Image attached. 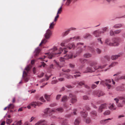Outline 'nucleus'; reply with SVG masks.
<instances>
[{
  "instance_id": "obj_16",
  "label": "nucleus",
  "mask_w": 125,
  "mask_h": 125,
  "mask_svg": "<svg viewBox=\"0 0 125 125\" xmlns=\"http://www.w3.org/2000/svg\"><path fill=\"white\" fill-rule=\"evenodd\" d=\"M112 119V118H108L106 119L101 120L100 121V123L101 124H105L108 122L109 120H111Z\"/></svg>"
},
{
  "instance_id": "obj_55",
  "label": "nucleus",
  "mask_w": 125,
  "mask_h": 125,
  "mask_svg": "<svg viewBox=\"0 0 125 125\" xmlns=\"http://www.w3.org/2000/svg\"><path fill=\"white\" fill-rule=\"evenodd\" d=\"M114 32L112 30H111L110 32V34L111 36H113L114 35Z\"/></svg>"
},
{
  "instance_id": "obj_61",
  "label": "nucleus",
  "mask_w": 125,
  "mask_h": 125,
  "mask_svg": "<svg viewBox=\"0 0 125 125\" xmlns=\"http://www.w3.org/2000/svg\"><path fill=\"white\" fill-rule=\"evenodd\" d=\"M78 83V85L81 86L84 84V83L83 81L79 83Z\"/></svg>"
},
{
  "instance_id": "obj_63",
  "label": "nucleus",
  "mask_w": 125,
  "mask_h": 125,
  "mask_svg": "<svg viewBox=\"0 0 125 125\" xmlns=\"http://www.w3.org/2000/svg\"><path fill=\"white\" fill-rule=\"evenodd\" d=\"M66 78L68 79H70L71 78H73V76L70 75H67L66 76Z\"/></svg>"
},
{
  "instance_id": "obj_20",
  "label": "nucleus",
  "mask_w": 125,
  "mask_h": 125,
  "mask_svg": "<svg viewBox=\"0 0 125 125\" xmlns=\"http://www.w3.org/2000/svg\"><path fill=\"white\" fill-rule=\"evenodd\" d=\"M40 52V51L39 48V47L35 49L34 52L35 55L36 56H37Z\"/></svg>"
},
{
  "instance_id": "obj_10",
  "label": "nucleus",
  "mask_w": 125,
  "mask_h": 125,
  "mask_svg": "<svg viewBox=\"0 0 125 125\" xmlns=\"http://www.w3.org/2000/svg\"><path fill=\"white\" fill-rule=\"evenodd\" d=\"M118 63L117 62H112L111 64L109 65L108 67L106 69H105L103 70V71L104 72L106 71L108 69H109L110 68L112 67H113L115 66L118 64Z\"/></svg>"
},
{
  "instance_id": "obj_59",
  "label": "nucleus",
  "mask_w": 125,
  "mask_h": 125,
  "mask_svg": "<svg viewBox=\"0 0 125 125\" xmlns=\"http://www.w3.org/2000/svg\"><path fill=\"white\" fill-rule=\"evenodd\" d=\"M61 96V95H60V94L57 95V96H56V99L57 100H59L60 99Z\"/></svg>"
},
{
  "instance_id": "obj_8",
  "label": "nucleus",
  "mask_w": 125,
  "mask_h": 125,
  "mask_svg": "<svg viewBox=\"0 0 125 125\" xmlns=\"http://www.w3.org/2000/svg\"><path fill=\"white\" fill-rule=\"evenodd\" d=\"M92 95L94 96H98V97H99L100 96L103 95L104 94L102 92L99 93L98 91H95L93 92Z\"/></svg>"
},
{
  "instance_id": "obj_24",
  "label": "nucleus",
  "mask_w": 125,
  "mask_h": 125,
  "mask_svg": "<svg viewBox=\"0 0 125 125\" xmlns=\"http://www.w3.org/2000/svg\"><path fill=\"white\" fill-rule=\"evenodd\" d=\"M90 115L91 116L93 117L96 116L97 115L96 112V111H93L90 112Z\"/></svg>"
},
{
  "instance_id": "obj_34",
  "label": "nucleus",
  "mask_w": 125,
  "mask_h": 125,
  "mask_svg": "<svg viewBox=\"0 0 125 125\" xmlns=\"http://www.w3.org/2000/svg\"><path fill=\"white\" fill-rule=\"evenodd\" d=\"M107 83L106 82L105 80H102L100 82V84L103 86L106 85Z\"/></svg>"
},
{
  "instance_id": "obj_18",
  "label": "nucleus",
  "mask_w": 125,
  "mask_h": 125,
  "mask_svg": "<svg viewBox=\"0 0 125 125\" xmlns=\"http://www.w3.org/2000/svg\"><path fill=\"white\" fill-rule=\"evenodd\" d=\"M115 90L117 91H122L124 90V86H120L117 87L115 89Z\"/></svg>"
},
{
  "instance_id": "obj_1",
  "label": "nucleus",
  "mask_w": 125,
  "mask_h": 125,
  "mask_svg": "<svg viewBox=\"0 0 125 125\" xmlns=\"http://www.w3.org/2000/svg\"><path fill=\"white\" fill-rule=\"evenodd\" d=\"M60 47L59 49V52L56 53L55 52L57 50V48L56 47H54L53 49H51L50 50V52L48 53H46V54H48V58L49 59L52 58V57L55 56L57 54L59 55L63 51V49Z\"/></svg>"
},
{
  "instance_id": "obj_33",
  "label": "nucleus",
  "mask_w": 125,
  "mask_h": 125,
  "mask_svg": "<svg viewBox=\"0 0 125 125\" xmlns=\"http://www.w3.org/2000/svg\"><path fill=\"white\" fill-rule=\"evenodd\" d=\"M110 114V112L109 110H107L105 111L104 113L103 114L104 115H109Z\"/></svg>"
},
{
  "instance_id": "obj_17",
  "label": "nucleus",
  "mask_w": 125,
  "mask_h": 125,
  "mask_svg": "<svg viewBox=\"0 0 125 125\" xmlns=\"http://www.w3.org/2000/svg\"><path fill=\"white\" fill-rule=\"evenodd\" d=\"M121 54V53H119L117 55H113L111 57V59L112 60H115L119 57Z\"/></svg>"
},
{
  "instance_id": "obj_15",
  "label": "nucleus",
  "mask_w": 125,
  "mask_h": 125,
  "mask_svg": "<svg viewBox=\"0 0 125 125\" xmlns=\"http://www.w3.org/2000/svg\"><path fill=\"white\" fill-rule=\"evenodd\" d=\"M108 107L109 109L112 110H115L116 109V107L114 103L110 104L108 106Z\"/></svg>"
},
{
  "instance_id": "obj_4",
  "label": "nucleus",
  "mask_w": 125,
  "mask_h": 125,
  "mask_svg": "<svg viewBox=\"0 0 125 125\" xmlns=\"http://www.w3.org/2000/svg\"><path fill=\"white\" fill-rule=\"evenodd\" d=\"M108 107V105L106 104H102L100 106L98 111L99 113H101L103 110L107 109Z\"/></svg>"
},
{
  "instance_id": "obj_28",
  "label": "nucleus",
  "mask_w": 125,
  "mask_h": 125,
  "mask_svg": "<svg viewBox=\"0 0 125 125\" xmlns=\"http://www.w3.org/2000/svg\"><path fill=\"white\" fill-rule=\"evenodd\" d=\"M67 101V98L66 96H64L62 98L61 101L63 102H65Z\"/></svg>"
},
{
  "instance_id": "obj_45",
  "label": "nucleus",
  "mask_w": 125,
  "mask_h": 125,
  "mask_svg": "<svg viewBox=\"0 0 125 125\" xmlns=\"http://www.w3.org/2000/svg\"><path fill=\"white\" fill-rule=\"evenodd\" d=\"M74 124L75 125H78L79 122L77 119H76L74 122Z\"/></svg>"
},
{
  "instance_id": "obj_3",
  "label": "nucleus",
  "mask_w": 125,
  "mask_h": 125,
  "mask_svg": "<svg viewBox=\"0 0 125 125\" xmlns=\"http://www.w3.org/2000/svg\"><path fill=\"white\" fill-rule=\"evenodd\" d=\"M66 40H65L64 42L62 43L61 44V46L65 47L64 48V49H71L73 47V49L75 48V46L73 43L69 44L67 46H66V42H67L65 41Z\"/></svg>"
},
{
  "instance_id": "obj_38",
  "label": "nucleus",
  "mask_w": 125,
  "mask_h": 125,
  "mask_svg": "<svg viewBox=\"0 0 125 125\" xmlns=\"http://www.w3.org/2000/svg\"><path fill=\"white\" fill-rule=\"evenodd\" d=\"M31 65H29L28 66H27L25 68V70H26L27 72H28L30 70L31 68Z\"/></svg>"
},
{
  "instance_id": "obj_54",
  "label": "nucleus",
  "mask_w": 125,
  "mask_h": 125,
  "mask_svg": "<svg viewBox=\"0 0 125 125\" xmlns=\"http://www.w3.org/2000/svg\"><path fill=\"white\" fill-rule=\"evenodd\" d=\"M104 58L105 59L107 60L108 61H109L110 59V57L108 56H105Z\"/></svg>"
},
{
  "instance_id": "obj_14",
  "label": "nucleus",
  "mask_w": 125,
  "mask_h": 125,
  "mask_svg": "<svg viewBox=\"0 0 125 125\" xmlns=\"http://www.w3.org/2000/svg\"><path fill=\"white\" fill-rule=\"evenodd\" d=\"M94 71L93 70L92 68L87 67L85 69L84 73H92Z\"/></svg>"
},
{
  "instance_id": "obj_51",
  "label": "nucleus",
  "mask_w": 125,
  "mask_h": 125,
  "mask_svg": "<svg viewBox=\"0 0 125 125\" xmlns=\"http://www.w3.org/2000/svg\"><path fill=\"white\" fill-rule=\"evenodd\" d=\"M59 15L58 14H56V16L55 17L54 20V21L56 22L58 18H59Z\"/></svg>"
},
{
  "instance_id": "obj_58",
  "label": "nucleus",
  "mask_w": 125,
  "mask_h": 125,
  "mask_svg": "<svg viewBox=\"0 0 125 125\" xmlns=\"http://www.w3.org/2000/svg\"><path fill=\"white\" fill-rule=\"evenodd\" d=\"M54 62L57 65V67H59L60 68H61L62 67V66L59 65L58 63L55 60H54Z\"/></svg>"
},
{
  "instance_id": "obj_52",
  "label": "nucleus",
  "mask_w": 125,
  "mask_h": 125,
  "mask_svg": "<svg viewBox=\"0 0 125 125\" xmlns=\"http://www.w3.org/2000/svg\"><path fill=\"white\" fill-rule=\"evenodd\" d=\"M62 71L65 72H68L70 71V70L68 69H62Z\"/></svg>"
},
{
  "instance_id": "obj_37",
  "label": "nucleus",
  "mask_w": 125,
  "mask_h": 125,
  "mask_svg": "<svg viewBox=\"0 0 125 125\" xmlns=\"http://www.w3.org/2000/svg\"><path fill=\"white\" fill-rule=\"evenodd\" d=\"M12 121V119H7L6 121V123L7 125H8L11 123Z\"/></svg>"
},
{
  "instance_id": "obj_29",
  "label": "nucleus",
  "mask_w": 125,
  "mask_h": 125,
  "mask_svg": "<svg viewBox=\"0 0 125 125\" xmlns=\"http://www.w3.org/2000/svg\"><path fill=\"white\" fill-rule=\"evenodd\" d=\"M92 55L89 53H86L84 54L83 55L84 57L86 58H88L91 57Z\"/></svg>"
},
{
  "instance_id": "obj_31",
  "label": "nucleus",
  "mask_w": 125,
  "mask_h": 125,
  "mask_svg": "<svg viewBox=\"0 0 125 125\" xmlns=\"http://www.w3.org/2000/svg\"><path fill=\"white\" fill-rule=\"evenodd\" d=\"M15 125H21L22 124L21 120H20L18 121H15L14 122Z\"/></svg>"
},
{
  "instance_id": "obj_12",
  "label": "nucleus",
  "mask_w": 125,
  "mask_h": 125,
  "mask_svg": "<svg viewBox=\"0 0 125 125\" xmlns=\"http://www.w3.org/2000/svg\"><path fill=\"white\" fill-rule=\"evenodd\" d=\"M42 104V103L39 102H33L30 104V105L35 107L36 106H40Z\"/></svg>"
},
{
  "instance_id": "obj_35",
  "label": "nucleus",
  "mask_w": 125,
  "mask_h": 125,
  "mask_svg": "<svg viewBox=\"0 0 125 125\" xmlns=\"http://www.w3.org/2000/svg\"><path fill=\"white\" fill-rule=\"evenodd\" d=\"M97 62L96 61H94L92 62L90 64V65L91 66H93L97 65Z\"/></svg>"
},
{
  "instance_id": "obj_21",
  "label": "nucleus",
  "mask_w": 125,
  "mask_h": 125,
  "mask_svg": "<svg viewBox=\"0 0 125 125\" xmlns=\"http://www.w3.org/2000/svg\"><path fill=\"white\" fill-rule=\"evenodd\" d=\"M80 114L83 117H85L87 115V113L85 111L81 112Z\"/></svg>"
},
{
  "instance_id": "obj_2",
  "label": "nucleus",
  "mask_w": 125,
  "mask_h": 125,
  "mask_svg": "<svg viewBox=\"0 0 125 125\" xmlns=\"http://www.w3.org/2000/svg\"><path fill=\"white\" fill-rule=\"evenodd\" d=\"M104 43L107 45L111 46H117L119 44L117 42L116 39L115 38H113L111 39L109 38L106 39L105 40Z\"/></svg>"
},
{
  "instance_id": "obj_6",
  "label": "nucleus",
  "mask_w": 125,
  "mask_h": 125,
  "mask_svg": "<svg viewBox=\"0 0 125 125\" xmlns=\"http://www.w3.org/2000/svg\"><path fill=\"white\" fill-rule=\"evenodd\" d=\"M121 99L122 101L121 102L117 104V107L122 108L125 105V98L122 97Z\"/></svg>"
},
{
  "instance_id": "obj_53",
  "label": "nucleus",
  "mask_w": 125,
  "mask_h": 125,
  "mask_svg": "<svg viewBox=\"0 0 125 125\" xmlns=\"http://www.w3.org/2000/svg\"><path fill=\"white\" fill-rule=\"evenodd\" d=\"M98 42L99 43H100L101 44L103 43V42L102 41L101 38H99L97 39Z\"/></svg>"
},
{
  "instance_id": "obj_23",
  "label": "nucleus",
  "mask_w": 125,
  "mask_h": 125,
  "mask_svg": "<svg viewBox=\"0 0 125 125\" xmlns=\"http://www.w3.org/2000/svg\"><path fill=\"white\" fill-rule=\"evenodd\" d=\"M79 39L80 37L79 36H77L73 37L69 39L66 40L65 41L67 42H69L70 41V40H71V39H74L75 40H77Z\"/></svg>"
},
{
  "instance_id": "obj_50",
  "label": "nucleus",
  "mask_w": 125,
  "mask_h": 125,
  "mask_svg": "<svg viewBox=\"0 0 125 125\" xmlns=\"http://www.w3.org/2000/svg\"><path fill=\"white\" fill-rule=\"evenodd\" d=\"M106 86H107V88L109 89H110L112 87L111 85L108 83H107Z\"/></svg>"
},
{
  "instance_id": "obj_64",
  "label": "nucleus",
  "mask_w": 125,
  "mask_h": 125,
  "mask_svg": "<svg viewBox=\"0 0 125 125\" xmlns=\"http://www.w3.org/2000/svg\"><path fill=\"white\" fill-rule=\"evenodd\" d=\"M40 99L41 101L43 102H44L45 101L42 97H40Z\"/></svg>"
},
{
  "instance_id": "obj_60",
  "label": "nucleus",
  "mask_w": 125,
  "mask_h": 125,
  "mask_svg": "<svg viewBox=\"0 0 125 125\" xmlns=\"http://www.w3.org/2000/svg\"><path fill=\"white\" fill-rule=\"evenodd\" d=\"M105 81L107 83H110L111 82L110 79H106L105 80Z\"/></svg>"
},
{
  "instance_id": "obj_13",
  "label": "nucleus",
  "mask_w": 125,
  "mask_h": 125,
  "mask_svg": "<svg viewBox=\"0 0 125 125\" xmlns=\"http://www.w3.org/2000/svg\"><path fill=\"white\" fill-rule=\"evenodd\" d=\"M107 65V64H104L99 65L98 67L94 66V69H103L105 68L106 66Z\"/></svg>"
},
{
  "instance_id": "obj_62",
  "label": "nucleus",
  "mask_w": 125,
  "mask_h": 125,
  "mask_svg": "<svg viewBox=\"0 0 125 125\" xmlns=\"http://www.w3.org/2000/svg\"><path fill=\"white\" fill-rule=\"evenodd\" d=\"M65 59L64 57H61L60 59V62H62L64 61Z\"/></svg>"
},
{
  "instance_id": "obj_5",
  "label": "nucleus",
  "mask_w": 125,
  "mask_h": 125,
  "mask_svg": "<svg viewBox=\"0 0 125 125\" xmlns=\"http://www.w3.org/2000/svg\"><path fill=\"white\" fill-rule=\"evenodd\" d=\"M55 109H51L50 108H48L45 109L43 111L44 113L46 115H48V113L50 114L52 113V112H55Z\"/></svg>"
},
{
  "instance_id": "obj_22",
  "label": "nucleus",
  "mask_w": 125,
  "mask_h": 125,
  "mask_svg": "<svg viewBox=\"0 0 125 125\" xmlns=\"http://www.w3.org/2000/svg\"><path fill=\"white\" fill-rule=\"evenodd\" d=\"M73 57V55L72 54H67L64 56V58L65 59H67L72 58Z\"/></svg>"
},
{
  "instance_id": "obj_39",
  "label": "nucleus",
  "mask_w": 125,
  "mask_h": 125,
  "mask_svg": "<svg viewBox=\"0 0 125 125\" xmlns=\"http://www.w3.org/2000/svg\"><path fill=\"white\" fill-rule=\"evenodd\" d=\"M122 31V30L119 29L116 30L114 31V33L115 34H118L120 33Z\"/></svg>"
},
{
  "instance_id": "obj_41",
  "label": "nucleus",
  "mask_w": 125,
  "mask_h": 125,
  "mask_svg": "<svg viewBox=\"0 0 125 125\" xmlns=\"http://www.w3.org/2000/svg\"><path fill=\"white\" fill-rule=\"evenodd\" d=\"M70 30H68L63 33V36H65L67 35L69 33V31H70Z\"/></svg>"
},
{
  "instance_id": "obj_42",
  "label": "nucleus",
  "mask_w": 125,
  "mask_h": 125,
  "mask_svg": "<svg viewBox=\"0 0 125 125\" xmlns=\"http://www.w3.org/2000/svg\"><path fill=\"white\" fill-rule=\"evenodd\" d=\"M47 41V40L45 39H44L42 40L41 43H40L39 44V46H40V45L42 44V43H45Z\"/></svg>"
},
{
  "instance_id": "obj_49",
  "label": "nucleus",
  "mask_w": 125,
  "mask_h": 125,
  "mask_svg": "<svg viewBox=\"0 0 125 125\" xmlns=\"http://www.w3.org/2000/svg\"><path fill=\"white\" fill-rule=\"evenodd\" d=\"M45 56H44L42 57H40L39 58V59H42V61H45V62H47L48 60H43L45 58Z\"/></svg>"
},
{
  "instance_id": "obj_44",
  "label": "nucleus",
  "mask_w": 125,
  "mask_h": 125,
  "mask_svg": "<svg viewBox=\"0 0 125 125\" xmlns=\"http://www.w3.org/2000/svg\"><path fill=\"white\" fill-rule=\"evenodd\" d=\"M83 43L81 42H79L77 43V45L76 47L77 48H78L79 47H80L81 45H83Z\"/></svg>"
},
{
  "instance_id": "obj_11",
  "label": "nucleus",
  "mask_w": 125,
  "mask_h": 125,
  "mask_svg": "<svg viewBox=\"0 0 125 125\" xmlns=\"http://www.w3.org/2000/svg\"><path fill=\"white\" fill-rule=\"evenodd\" d=\"M22 77L23 78V79L25 82H28L29 80V77L26 73L25 71H23V72Z\"/></svg>"
},
{
  "instance_id": "obj_46",
  "label": "nucleus",
  "mask_w": 125,
  "mask_h": 125,
  "mask_svg": "<svg viewBox=\"0 0 125 125\" xmlns=\"http://www.w3.org/2000/svg\"><path fill=\"white\" fill-rule=\"evenodd\" d=\"M79 61L80 62H81L82 63H83L85 62V60L83 59L80 58L79 60Z\"/></svg>"
},
{
  "instance_id": "obj_43",
  "label": "nucleus",
  "mask_w": 125,
  "mask_h": 125,
  "mask_svg": "<svg viewBox=\"0 0 125 125\" xmlns=\"http://www.w3.org/2000/svg\"><path fill=\"white\" fill-rule=\"evenodd\" d=\"M14 106L13 104H10L8 106V108H10L11 109H13L14 107Z\"/></svg>"
},
{
  "instance_id": "obj_40",
  "label": "nucleus",
  "mask_w": 125,
  "mask_h": 125,
  "mask_svg": "<svg viewBox=\"0 0 125 125\" xmlns=\"http://www.w3.org/2000/svg\"><path fill=\"white\" fill-rule=\"evenodd\" d=\"M53 109H55V112L56 111H57L59 112H62L63 111V109L61 107L58 108L56 109L55 108Z\"/></svg>"
},
{
  "instance_id": "obj_9",
  "label": "nucleus",
  "mask_w": 125,
  "mask_h": 125,
  "mask_svg": "<svg viewBox=\"0 0 125 125\" xmlns=\"http://www.w3.org/2000/svg\"><path fill=\"white\" fill-rule=\"evenodd\" d=\"M47 122L44 120H40L37 122L35 125H49L47 124Z\"/></svg>"
},
{
  "instance_id": "obj_30",
  "label": "nucleus",
  "mask_w": 125,
  "mask_h": 125,
  "mask_svg": "<svg viewBox=\"0 0 125 125\" xmlns=\"http://www.w3.org/2000/svg\"><path fill=\"white\" fill-rule=\"evenodd\" d=\"M107 28L106 27H104L103 28H102V30H103L102 31H99L100 34L101 33H103L104 32L106 31V29H107Z\"/></svg>"
},
{
  "instance_id": "obj_48",
  "label": "nucleus",
  "mask_w": 125,
  "mask_h": 125,
  "mask_svg": "<svg viewBox=\"0 0 125 125\" xmlns=\"http://www.w3.org/2000/svg\"><path fill=\"white\" fill-rule=\"evenodd\" d=\"M114 100L115 101L116 104H118L119 101V98L117 97L115 98L114 99Z\"/></svg>"
},
{
  "instance_id": "obj_36",
  "label": "nucleus",
  "mask_w": 125,
  "mask_h": 125,
  "mask_svg": "<svg viewBox=\"0 0 125 125\" xmlns=\"http://www.w3.org/2000/svg\"><path fill=\"white\" fill-rule=\"evenodd\" d=\"M63 5V4L62 3V6L60 7V8L58 9L57 13V14H60L61 12L62 11V6Z\"/></svg>"
},
{
  "instance_id": "obj_27",
  "label": "nucleus",
  "mask_w": 125,
  "mask_h": 125,
  "mask_svg": "<svg viewBox=\"0 0 125 125\" xmlns=\"http://www.w3.org/2000/svg\"><path fill=\"white\" fill-rule=\"evenodd\" d=\"M122 26V25L121 24H118L115 25L114 26V27L116 28H118L121 27Z\"/></svg>"
},
{
  "instance_id": "obj_26",
  "label": "nucleus",
  "mask_w": 125,
  "mask_h": 125,
  "mask_svg": "<svg viewBox=\"0 0 125 125\" xmlns=\"http://www.w3.org/2000/svg\"><path fill=\"white\" fill-rule=\"evenodd\" d=\"M50 95H47V94H45L44 95V96L45 99L47 101H50Z\"/></svg>"
},
{
  "instance_id": "obj_56",
  "label": "nucleus",
  "mask_w": 125,
  "mask_h": 125,
  "mask_svg": "<svg viewBox=\"0 0 125 125\" xmlns=\"http://www.w3.org/2000/svg\"><path fill=\"white\" fill-rule=\"evenodd\" d=\"M71 0H67V2L65 3L66 4L67 6L69 5L70 3Z\"/></svg>"
},
{
  "instance_id": "obj_57",
  "label": "nucleus",
  "mask_w": 125,
  "mask_h": 125,
  "mask_svg": "<svg viewBox=\"0 0 125 125\" xmlns=\"http://www.w3.org/2000/svg\"><path fill=\"white\" fill-rule=\"evenodd\" d=\"M83 98L85 100H87L89 99L88 97L86 95H84L83 97Z\"/></svg>"
},
{
  "instance_id": "obj_7",
  "label": "nucleus",
  "mask_w": 125,
  "mask_h": 125,
  "mask_svg": "<svg viewBox=\"0 0 125 125\" xmlns=\"http://www.w3.org/2000/svg\"><path fill=\"white\" fill-rule=\"evenodd\" d=\"M52 34V32L50 30L48 29L46 31V33L44 34V37L46 40L49 39L50 37Z\"/></svg>"
},
{
  "instance_id": "obj_19",
  "label": "nucleus",
  "mask_w": 125,
  "mask_h": 125,
  "mask_svg": "<svg viewBox=\"0 0 125 125\" xmlns=\"http://www.w3.org/2000/svg\"><path fill=\"white\" fill-rule=\"evenodd\" d=\"M93 34L96 37H99L100 34L99 33V31L98 30H96L94 31L93 32Z\"/></svg>"
},
{
  "instance_id": "obj_25",
  "label": "nucleus",
  "mask_w": 125,
  "mask_h": 125,
  "mask_svg": "<svg viewBox=\"0 0 125 125\" xmlns=\"http://www.w3.org/2000/svg\"><path fill=\"white\" fill-rule=\"evenodd\" d=\"M71 102L72 103H74L77 101V100L76 98V96H74V97L72 98L71 100Z\"/></svg>"
},
{
  "instance_id": "obj_47",
  "label": "nucleus",
  "mask_w": 125,
  "mask_h": 125,
  "mask_svg": "<svg viewBox=\"0 0 125 125\" xmlns=\"http://www.w3.org/2000/svg\"><path fill=\"white\" fill-rule=\"evenodd\" d=\"M85 122L87 124H89L91 122V120L90 119L87 118Z\"/></svg>"
},
{
  "instance_id": "obj_32",
  "label": "nucleus",
  "mask_w": 125,
  "mask_h": 125,
  "mask_svg": "<svg viewBox=\"0 0 125 125\" xmlns=\"http://www.w3.org/2000/svg\"><path fill=\"white\" fill-rule=\"evenodd\" d=\"M55 25V23H54L53 22H52L50 24L49 27V28L50 29H53L54 26Z\"/></svg>"
}]
</instances>
